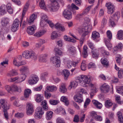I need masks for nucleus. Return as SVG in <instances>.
Listing matches in <instances>:
<instances>
[{
	"mask_svg": "<svg viewBox=\"0 0 123 123\" xmlns=\"http://www.w3.org/2000/svg\"><path fill=\"white\" fill-rule=\"evenodd\" d=\"M76 81L78 80L81 86L83 87H87L89 86L91 87V92L94 93L97 91V89L95 85L90 83L91 80L89 76L82 75L80 78L76 79Z\"/></svg>",
	"mask_w": 123,
	"mask_h": 123,
	"instance_id": "f257e3e1",
	"label": "nucleus"
},
{
	"mask_svg": "<svg viewBox=\"0 0 123 123\" xmlns=\"http://www.w3.org/2000/svg\"><path fill=\"white\" fill-rule=\"evenodd\" d=\"M91 29V26L88 25L86 24V26L84 25L77 29V30L79 33L82 34L81 37L79 39L80 44L81 46L82 45L85 39V37L88 34Z\"/></svg>",
	"mask_w": 123,
	"mask_h": 123,
	"instance_id": "f03ea898",
	"label": "nucleus"
},
{
	"mask_svg": "<svg viewBox=\"0 0 123 123\" xmlns=\"http://www.w3.org/2000/svg\"><path fill=\"white\" fill-rule=\"evenodd\" d=\"M42 105L43 109L41 107H39L36 110L34 115V117L36 119H39L41 118L42 115L44 113V110L46 111L48 109L47 102L46 101L44 100L41 103Z\"/></svg>",
	"mask_w": 123,
	"mask_h": 123,
	"instance_id": "7ed1b4c3",
	"label": "nucleus"
},
{
	"mask_svg": "<svg viewBox=\"0 0 123 123\" xmlns=\"http://www.w3.org/2000/svg\"><path fill=\"white\" fill-rule=\"evenodd\" d=\"M107 37L108 38H105L104 39V41L106 46L109 49H110L112 47V45L110 41L111 40L112 35L111 31L108 30L107 32Z\"/></svg>",
	"mask_w": 123,
	"mask_h": 123,
	"instance_id": "20e7f679",
	"label": "nucleus"
},
{
	"mask_svg": "<svg viewBox=\"0 0 123 123\" xmlns=\"http://www.w3.org/2000/svg\"><path fill=\"white\" fill-rule=\"evenodd\" d=\"M84 92L85 90L83 89H81L79 91V93L74 96V98L76 102L80 103L83 101L82 94Z\"/></svg>",
	"mask_w": 123,
	"mask_h": 123,
	"instance_id": "39448f33",
	"label": "nucleus"
},
{
	"mask_svg": "<svg viewBox=\"0 0 123 123\" xmlns=\"http://www.w3.org/2000/svg\"><path fill=\"white\" fill-rule=\"evenodd\" d=\"M39 80V78L37 75L32 74L30 77L28 82L29 84L33 85L36 84Z\"/></svg>",
	"mask_w": 123,
	"mask_h": 123,
	"instance_id": "423d86ee",
	"label": "nucleus"
},
{
	"mask_svg": "<svg viewBox=\"0 0 123 123\" xmlns=\"http://www.w3.org/2000/svg\"><path fill=\"white\" fill-rule=\"evenodd\" d=\"M45 22L49 24L50 26L52 28H53L54 26V24L49 20H48L47 16L46 15H44L42 16L41 18L40 22V25L42 26V24L44 23Z\"/></svg>",
	"mask_w": 123,
	"mask_h": 123,
	"instance_id": "0eeeda50",
	"label": "nucleus"
},
{
	"mask_svg": "<svg viewBox=\"0 0 123 123\" xmlns=\"http://www.w3.org/2000/svg\"><path fill=\"white\" fill-rule=\"evenodd\" d=\"M50 60L52 62L55 64L56 67H60L61 61L60 57L55 56L51 57Z\"/></svg>",
	"mask_w": 123,
	"mask_h": 123,
	"instance_id": "6e6552de",
	"label": "nucleus"
},
{
	"mask_svg": "<svg viewBox=\"0 0 123 123\" xmlns=\"http://www.w3.org/2000/svg\"><path fill=\"white\" fill-rule=\"evenodd\" d=\"M105 6L107 7L108 14H111L114 11L115 7L110 2L106 3Z\"/></svg>",
	"mask_w": 123,
	"mask_h": 123,
	"instance_id": "1a4fd4ad",
	"label": "nucleus"
},
{
	"mask_svg": "<svg viewBox=\"0 0 123 123\" xmlns=\"http://www.w3.org/2000/svg\"><path fill=\"white\" fill-rule=\"evenodd\" d=\"M20 22L19 20L16 18L12 24L11 29L12 31L14 32L17 30V28L19 25Z\"/></svg>",
	"mask_w": 123,
	"mask_h": 123,
	"instance_id": "9d476101",
	"label": "nucleus"
},
{
	"mask_svg": "<svg viewBox=\"0 0 123 123\" xmlns=\"http://www.w3.org/2000/svg\"><path fill=\"white\" fill-rule=\"evenodd\" d=\"M58 3H55V4L51 3L48 6V8L51 12H55L57 11L59 8Z\"/></svg>",
	"mask_w": 123,
	"mask_h": 123,
	"instance_id": "9b49d317",
	"label": "nucleus"
},
{
	"mask_svg": "<svg viewBox=\"0 0 123 123\" xmlns=\"http://www.w3.org/2000/svg\"><path fill=\"white\" fill-rule=\"evenodd\" d=\"M101 92L105 93L108 92L110 89L109 86L106 83H104L100 87Z\"/></svg>",
	"mask_w": 123,
	"mask_h": 123,
	"instance_id": "f8f14e48",
	"label": "nucleus"
},
{
	"mask_svg": "<svg viewBox=\"0 0 123 123\" xmlns=\"http://www.w3.org/2000/svg\"><path fill=\"white\" fill-rule=\"evenodd\" d=\"M27 114L28 115H31L33 112L32 105L30 103H27Z\"/></svg>",
	"mask_w": 123,
	"mask_h": 123,
	"instance_id": "ddd939ff",
	"label": "nucleus"
},
{
	"mask_svg": "<svg viewBox=\"0 0 123 123\" xmlns=\"http://www.w3.org/2000/svg\"><path fill=\"white\" fill-rule=\"evenodd\" d=\"M91 6H88L84 10L82 13L78 14L76 17V19H78L81 17V16L87 14L89 12L91 8Z\"/></svg>",
	"mask_w": 123,
	"mask_h": 123,
	"instance_id": "4468645a",
	"label": "nucleus"
},
{
	"mask_svg": "<svg viewBox=\"0 0 123 123\" xmlns=\"http://www.w3.org/2000/svg\"><path fill=\"white\" fill-rule=\"evenodd\" d=\"M100 37L99 34L98 32L94 31L93 32L92 34V39L96 42H98L99 40Z\"/></svg>",
	"mask_w": 123,
	"mask_h": 123,
	"instance_id": "2eb2a0df",
	"label": "nucleus"
},
{
	"mask_svg": "<svg viewBox=\"0 0 123 123\" xmlns=\"http://www.w3.org/2000/svg\"><path fill=\"white\" fill-rule=\"evenodd\" d=\"M63 15L65 18L68 19H71L72 18L71 13L68 10H65L63 11Z\"/></svg>",
	"mask_w": 123,
	"mask_h": 123,
	"instance_id": "dca6fc26",
	"label": "nucleus"
},
{
	"mask_svg": "<svg viewBox=\"0 0 123 123\" xmlns=\"http://www.w3.org/2000/svg\"><path fill=\"white\" fill-rule=\"evenodd\" d=\"M36 29V27L35 25L30 26L28 27L27 31L29 34L32 35L34 33Z\"/></svg>",
	"mask_w": 123,
	"mask_h": 123,
	"instance_id": "f3484780",
	"label": "nucleus"
},
{
	"mask_svg": "<svg viewBox=\"0 0 123 123\" xmlns=\"http://www.w3.org/2000/svg\"><path fill=\"white\" fill-rule=\"evenodd\" d=\"M20 70L21 72L25 74L28 75L30 74L29 69L27 66H23L21 68Z\"/></svg>",
	"mask_w": 123,
	"mask_h": 123,
	"instance_id": "a211bd4d",
	"label": "nucleus"
},
{
	"mask_svg": "<svg viewBox=\"0 0 123 123\" xmlns=\"http://www.w3.org/2000/svg\"><path fill=\"white\" fill-rule=\"evenodd\" d=\"M29 3L28 2H27L25 6H24L23 9V11L22 18L21 19V23L22 20L23 19V17L24 16L26 12H27V10L29 6Z\"/></svg>",
	"mask_w": 123,
	"mask_h": 123,
	"instance_id": "6ab92c4d",
	"label": "nucleus"
},
{
	"mask_svg": "<svg viewBox=\"0 0 123 123\" xmlns=\"http://www.w3.org/2000/svg\"><path fill=\"white\" fill-rule=\"evenodd\" d=\"M54 27L56 29L62 32L64 31H65V27L61 24L59 23L55 24L54 26Z\"/></svg>",
	"mask_w": 123,
	"mask_h": 123,
	"instance_id": "aec40b11",
	"label": "nucleus"
},
{
	"mask_svg": "<svg viewBox=\"0 0 123 123\" xmlns=\"http://www.w3.org/2000/svg\"><path fill=\"white\" fill-rule=\"evenodd\" d=\"M32 51L26 50L23 52L22 55L23 56L27 59L30 58V56L31 54Z\"/></svg>",
	"mask_w": 123,
	"mask_h": 123,
	"instance_id": "412c9836",
	"label": "nucleus"
},
{
	"mask_svg": "<svg viewBox=\"0 0 123 123\" xmlns=\"http://www.w3.org/2000/svg\"><path fill=\"white\" fill-rule=\"evenodd\" d=\"M7 12L6 6L4 5H1L0 7V15H4Z\"/></svg>",
	"mask_w": 123,
	"mask_h": 123,
	"instance_id": "4be33fe9",
	"label": "nucleus"
},
{
	"mask_svg": "<svg viewBox=\"0 0 123 123\" xmlns=\"http://www.w3.org/2000/svg\"><path fill=\"white\" fill-rule=\"evenodd\" d=\"M66 64L69 68H70L73 67H75L76 63L75 62H73L70 60H68L67 61Z\"/></svg>",
	"mask_w": 123,
	"mask_h": 123,
	"instance_id": "5701e85b",
	"label": "nucleus"
},
{
	"mask_svg": "<svg viewBox=\"0 0 123 123\" xmlns=\"http://www.w3.org/2000/svg\"><path fill=\"white\" fill-rule=\"evenodd\" d=\"M92 53L93 58H96L98 57V52L97 49L95 48L92 49Z\"/></svg>",
	"mask_w": 123,
	"mask_h": 123,
	"instance_id": "b1692460",
	"label": "nucleus"
},
{
	"mask_svg": "<svg viewBox=\"0 0 123 123\" xmlns=\"http://www.w3.org/2000/svg\"><path fill=\"white\" fill-rule=\"evenodd\" d=\"M78 85V83L76 81H72L70 82V84L68 87V89L71 90L72 88H75Z\"/></svg>",
	"mask_w": 123,
	"mask_h": 123,
	"instance_id": "393cba45",
	"label": "nucleus"
},
{
	"mask_svg": "<svg viewBox=\"0 0 123 123\" xmlns=\"http://www.w3.org/2000/svg\"><path fill=\"white\" fill-rule=\"evenodd\" d=\"M53 112L51 111H47L46 114V118L47 120H50L52 118Z\"/></svg>",
	"mask_w": 123,
	"mask_h": 123,
	"instance_id": "a878e982",
	"label": "nucleus"
},
{
	"mask_svg": "<svg viewBox=\"0 0 123 123\" xmlns=\"http://www.w3.org/2000/svg\"><path fill=\"white\" fill-rule=\"evenodd\" d=\"M46 55L45 54L41 55L39 59V62H46L47 61L46 58Z\"/></svg>",
	"mask_w": 123,
	"mask_h": 123,
	"instance_id": "bb28decb",
	"label": "nucleus"
},
{
	"mask_svg": "<svg viewBox=\"0 0 123 123\" xmlns=\"http://www.w3.org/2000/svg\"><path fill=\"white\" fill-rule=\"evenodd\" d=\"M60 91L61 92L64 93L67 91V89L65 86V84H62L59 88Z\"/></svg>",
	"mask_w": 123,
	"mask_h": 123,
	"instance_id": "cd10ccee",
	"label": "nucleus"
},
{
	"mask_svg": "<svg viewBox=\"0 0 123 123\" xmlns=\"http://www.w3.org/2000/svg\"><path fill=\"white\" fill-rule=\"evenodd\" d=\"M92 102L97 108L100 109L102 108V104L98 101L95 100H93L92 101Z\"/></svg>",
	"mask_w": 123,
	"mask_h": 123,
	"instance_id": "c85d7f7f",
	"label": "nucleus"
},
{
	"mask_svg": "<svg viewBox=\"0 0 123 123\" xmlns=\"http://www.w3.org/2000/svg\"><path fill=\"white\" fill-rule=\"evenodd\" d=\"M9 19L7 18H4L2 19L1 23L2 26H6L9 22Z\"/></svg>",
	"mask_w": 123,
	"mask_h": 123,
	"instance_id": "c756f323",
	"label": "nucleus"
},
{
	"mask_svg": "<svg viewBox=\"0 0 123 123\" xmlns=\"http://www.w3.org/2000/svg\"><path fill=\"white\" fill-rule=\"evenodd\" d=\"M36 101L37 102H41L43 99V96L40 94H36Z\"/></svg>",
	"mask_w": 123,
	"mask_h": 123,
	"instance_id": "7c9ffc66",
	"label": "nucleus"
},
{
	"mask_svg": "<svg viewBox=\"0 0 123 123\" xmlns=\"http://www.w3.org/2000/svg\"><path fill=\"white\" fill-rule=\"evenodd\" d=\"M46 31L45 30H42L39 31L34 34V36L37 37H41L44 35L46 32Z\"/></svg>",
	"mask_w": 123,
	"mask_h": 123,
	"instance_id": "2f4dec72",
	"label": "nucleus"
},
{
	"mask_svg": "<svg viewBox=\"0 0 123 123\" xmlns=\"http://www.w3.org/2000/svg\"><path fill=\"white\" fill-rule=\"evenodd\" d=\"M69 9L71 11H73L75 10H78L79 9V7L73 3H72L71 5H68V6Z\"/></svg>",
	"mask_w": 123,
	"mask_h": 123,
	"instance_id": "473e14b6",
	"label": "nucleus"
},
{
	"mask_svg": "<svg viewBox=\"0 0 123 123\" xmlns=\"http://www.w3.org/2000/svg\"><path fill=\"white\" fill-rule=\"evenodd\" d=\"M62 73L65 79H67L70 74L69 71L67 69H64Z\"/></svg>",
	"mask_w": 123,
	"mask_h": 123,
	"instance_id": "72a5a7b5",
	"label": "nucleus"
},
{
	"mask_svg": "<svg viewBox=\"0 0 123 123\" xmlns=\"http://www.w3.org/2000/svg\"><path fill=\"white\" fill-rule=\"evenodd\" d=\"M46 89L49 91L53 92L56 90H57V87L54 86H48L47 87Z\"/></svg>",
	"mask_w": 123,
	"mask_h": 123,
	"instance_id": "f704fd0d",
	"label": "nucleus"
},
{
	"mask_svg": "<svg viewBox=\"0 0 123 123\" xmlns=\"http://www.w3.org/2000/svg\"><path fill=\"white\" fill-rule=\"evenodd\" d=\"M88 49L86 45L84 46L83 47V51L82 55L84 58L87 57L88 56L87 49Z\"/></svg>",
	"mask_w": 123,
	"mask_h": 123,
	"instance_id": "c9c22d12",
	"label": "nucleus"
},
{
	"mask_svg": "<svg viewBox=\"0 0 123 123\" xmlns=\"http://www.w3.org/2000/svg\"><path fill=\"white\" fill-rule=\"evenodd\" d=\"M68 51L70 54L73 55L76 51L75 48L73 46H70L68 48Z\"/></svg>",
	"mask_w": 123,
	"mask_h": 123,
	"instance_id": "e433bc0d",
	"label": "nucleus"
},
{
	"mask_svg": "<svg viewBox=\"0 0 123 123\" xmlns=\"http://www.w3.org/2000/svg\"><path fill=\"white\" fill-rule=\"evenodd\" d=\"M115 20L112 17H110L109 20V25L110 26L113 27L116 25V24L115 22Z\"/></svg>",
	"mask_w": 123,
	"mask_h": 123,
	"instance_id": "4c0bfd02",
	"label": "nucleus"
},
{
	"mask_svg": "<svg viewBox=\"0 0 123 123\" xmlns=\"http://www.w3.org/2000/svg\"><path fill=\"white\" fill-rule=\"evenodd\" d=\"M117 115L119 122L120 123H123V118L122 113L120 111L117 112Z\"/></svg>",
	"mask_w": 123,
	"mask_h": 123,
	"instance_id": "58836bf2",
	"label": "nucleus"
},
{
	"mask_svg": "<svg viewBox=\"0 0 123 123\" xmlns=\"http://www.w3.org/2000/svg\"><path fill=\"white\" fill-rule=\"evenodd\" d=\"M117 37L119 40L123 39V31L120 30L118 31L117 33Z\"/></svg>",
	"mask_w": 123,
	"mask_h": 123,
	"instance_id": "ea45409f",
	"label": "nucleus"
},
{
	"mask_svg": "<svg viewBox=\"0 0 123 123\" xmlns=\"http://www.w3.org/2000/svg\"><path fill=\"white\" fill-rule=\"evenodd\" d=\"M18 73L17 71L14 70L12 69L7 74V75L11 77L15 76Z\"/></svg>",
	"mask_w": 123,
	"mask_h": 123,
	"instance_id": "a19ab883",
	"label": "nucleus"
},
{
	"mask_svg": "<svg viewBox=\"0 0 123 123\" xmlns=\"http://www.w3.org/2000/svg\"><path fill=\"white\" fill-rule=\"evenodd\" d=\"M37 16L34 14H33L30 17L28 22L29 24L33 22L34 20L36 18Z\"/></svg>",
	"mask_w": 123,
	"mask_h": 123,
	"instance_id": "79ce46f5",
	"label": "nucleus"
},
{
	"mask_svg": "<svg viewBox=\"0 0 123 123\" xmlns=\"http://www.w3.org/2000/svg\"><path fill=\"white\" fill-rule=\"evenodd\" d=\"M11 91H17L19 92L21 91L20 88H18L16 85H13L11 86Z\"/></svg>",
	"mask_w": 123,
	"mask_h": 123,
	"instance_id": "37998d69",
	"label": "nucleus"
},
{
	"mask_svg": "<svg viewBox=\"0 0 123 123\" xmlns=\"http://www.w3.org/2000/svg\"><path fill=\"white\" fill-rule=\"evenodd\" d=\"M61 100L65 103V104L68 105L69 104V102L66 96H62L61 98Z\"/></svg>",
	"mask_w": 123,
	"mask_h": 123,
	"instance_id": "c03bdc74",
	"label": "nucleus"
},
{
	"mask_svg": "<svg viewBox=\"0 0 123 123\" xmlns=\"http://www.w3.org/2000/svg\"><path fill=\"white\" fill-rule=\"evenodd\" d=\"M101 63L105 67H107L109 65L107 59L105 58H102L101 60Z\"/></svg>",
	"mask_w": 123,
	"mask_h": 123,
	"instance_id": "a18cd8bd",
	"label": "nucleus"
},
{
	"mask_svg": "<svg viewBox=\"0 0 123 123\" xmlns=\"http://www.w3.org/2000/svg\"><path fill=\"white\" fill-rule=\"evenodd\" d=\"M11 4L10 3L7 4L6 6L7 11L10 14H12L13 12V10L11 6Z\"/></svg>",
	"mask_w": 123,
	"mask_h": 123,
	"instance_id": "49530a36",
	"label": "nucleus"
},
{
	"mask_svg": "<svg viewBox=\"0 0 123 123\" xmlns=\"http://www.w3.org/2000/svg\"><path fill=\"white\" fill-rule=\"evenodd\" d=\"M39 6L41 9L46 10H47L45 3L43 0H41L39 3Z\"/></svg>",
	"mask_w": 123,
	"mask_h": 123,
	"instance_id": "de8ad7c7",
	"label": "nucleus"
},
{
	"mask_svg": "<svg viewBox=\"0 0 123 123\" xmlns=\"http://www.w3.org/2000/svg\"><path fill=\"white\" fill-rule=\"evenodd\" d=\"M58 34L57 32L56 31H53L51 34V39L53 40L57 37Z\"/></svg>",
	"mask_w": 123,
	"mask_h": 123,
	"instance_id": "09e8293b",
	"label": "nucleus"
},
{
	"mask_svg": "<svg viewBox=\"0 0 123 123\" xmlns=\"http://www.w3.org/2000/svg\"><path fill=\"white\" fill-rule=\"evenodd\" d=\"M31 92V90L30 89H26L25 90L24 96L25 98H28Z\"/></svg>",
	"mask_w": 123,
	"mask_h": 123,
	"instance_id": "8fccbe9b",
	"label": "nucleus"
},
{
	"mask_svg": "<svg viewBox=\"0 0 123 123\" xmlns=\"http://www.w3.org/2000/svg\"><path fill=\"white\" fill-rule=\"evenodd\" d=\"M37 57L35 52L32 51L30 56V58L33 60L36 61L37 60Z\"/></svg>",
	"mask_w": 123,
	"mask_h": 123,
	"instance_id": "3c124183",
	"label": "nucleus"
},
{
	"mask_svg": "<svg viewBox=\"0 0 123 123\" xmlns=\"http://www.w3.org/2000/svg\"><path fill=\"white\" fill-rule=\"evenodd\" d=\"M120 12H117L115 13L112 18H113L115 20H117L118 19L120 18Z\"/></svg>",
	"mask_w": 123,
	"mask_h": 123,
	"instance_id": "603ef678",
	"label": "nucleus"
},
{
	"mask_svg": "<svg viewBox=\"0 0 123 123\" xmlns=\"http://www.w3.org/2000/svg\"><path fill=\"white\" fill-rule=\"evenodd\" d=\"M11 105L10 104L7 102L2 107L3 111L8 110L10 108Z\"/></svg>",
	"mask_w": 123,
	"mask_h": 123,
	"instance_id": "864d4df0",
	"label": "nucleus"
},
{
	"mask_svg": "<svg viewBox=\"0 0 123 123\" xmlns=\"http://www.w3.org/2000/svg\"><path fill=\"white\" fill-rule=\"evenodd\" d=\"M55 54L56 55H62V52L59 48H56L55 49Z\"/></svg>",
	"mask_w": 123,
	"mask_h": 123,
	"instance_id": "5fc2aeb1",
	"label": "nucleus"
},
{
	"mask_svg": "<svg viewBox=\"0 0 123 123\" xmlns=\"http://www.w3.org/2000/svg\"><path fill=\"white\" fill-rule=\"evenodd\" d=\"M64 38L65 40L67 41L73 42H74L75 41V40L74 39L68 37L66 36H64Z\"/></svg>",
	"mask_w": 123,
	"mask_h": 123,
	"instance_id": "6e6d98bb",
	"label": "nucleus"
},
{
	"mask_svg": "<svg viewBox=\"0 0 123 123\" xmlns=\"http://www.w3.org/2000/svg\"><path fill=\"white\" fill-rule=\"evenodd\" d=\"M112 105V103L111 101L109 100H107L105 102V106L107 108L111 106Z\"/></svg>",
	"mask_w": 123,
	"mask_h": 123,
	"instance_id": "4d7b16f0",
	"label": "nucleus"
},
{
	"mask_svg": "<svg viewBox=\"0 0 123 123\" xmlns=\"http://www.w3.org/2000/svg\"><path fill=\"white\" fill-rule=\"evenodd\" d=\"M59 101L57 100L51 99L49 101L50 103L52 105H56L59 103Z\"/></svg>",
	"mask_w": 123,
	"mask_h": 123,
	"instance_id": "13d9d810",
	"label": "nucleus"
},
{
	"mask_svg": "<svg viewBox=\"0 0 123 123\" xmlns=\"http://www.w3.org/2000/svg\"><path fill=\"white\" fill-rule=\"evenodd\" d=\"M117 92L123 95V86H121L117 88Z\"/></svg>",
	"mask_w": 123,
	"mask_h": 123,
	"instance_id": "bf43d9fd",
	"label": "nucleus"
},
{
	"mask_svg": "<svg viewBox=\"0 0 123 123\" xmlns=\"http://www.w3.org/2000/svg\"><path fill=\"white\" fill-rule=\"evenodd\" d=\"M48 73L47 72L42 73L41 74V79L43 80H44L45 78L48 75Z\"/></svg>",
	"mask_w": 123,
	"mask_h": 123,
	"instance_id": "052dcab7",
	"label": "nucleus"
},
{
	"mask_svg": "<svg viewBox=\"0 0 123 123\" xmlns=\"http://www.w3.org/2000/svg\"><path fill=\"white\" fill-rule=\"evenodd\" d=\"M56 123H65L64 120L60 117H58L56 119Z\"/></svg>",
	"mask_w": 123,
	"mask_h": 123,
	"instance_id": "680f3d73",
	"label": "nucleus"
},
{
	"mask_svg": "<svg viewBox=\"0 0 123 123\" xmlns=\"http://www.w3.org/2000/svg\"><path fill=\"white\" fill-rule=\"evenodd\" d=\"M88 69H90V68H95L96 67L94 63L91 62L88 64Z\"/></svg>",
	"mask_w": 123,
	"mask_h": 123,
	"instance_id": "e2e57ef3",
	"label": "nucleus"
},
{
	"mask_svg": "<svg viewBox=\"0 0 123 123\" xmlns=\"http://www.w3.org/2000/svg\"><path fill=\"white\" fill-rule=\"evenodd\" d=\"M101 52L102 55L105 57L107 56L109 54V53L107 51H106L104 50V49H102Z\"/></svg>",
	"mask_w": 123,
	"mask_h": 123,
	"instance_id": "0e129e2a",
	"label": "nucleus"
},
{
	"mask_svg": "<svg viewBox=\"0 0 123 123\" xmlns=\"http://www.w3.org/2000/svg\"><path fill=\"white\" fill-rule=\"evenodd\" d=\"M90 101V99L89 98H86L84 105V108H86L87 107V105L89 104Z\"/></svg>",
	"mask_w": 123,
	"mask_h": 123,
	"instance_id": "69168bd1",
	"label": "nucleus"
},
{
	"mask_svg": "<svg viewBox=\"0 0 123 123\" xmlns=\"http://www.w3.org/2000/svg\"><path fill=\"white\" fill-rule=\"evenodd\" d=\"M7 103V101L4 99H1L0 100V103L2 107Z\"/></svg>",
	"mask_w": 123,
	"mask_h": 123,
	"instance_id": "338daca9",
	"label": "nucleus"
},
{
	"mask_svg": "<svg viewBox=\"0 0 123 123\" xmlns=\"http://www.w3.org/2000/svg\"><path fill=\"white\" fill-rule=\"evenodd\" d=\"M118 73L119 77L120 78H122V75H123V69L119 70L118 72Z\"/></svg>",
	"mask_w": 123,
	"mask_h": 123,
	"instance_id": "774afa93",
	"label": "nucleus"
}]
</instances>
